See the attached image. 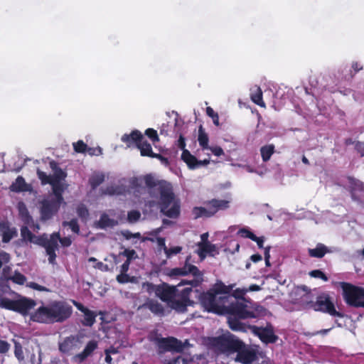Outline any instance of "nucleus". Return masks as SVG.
Masks as SVG:
<instances>
[{"label": "nucleus", "instance_id": "obj_1", "mask_svg": "<svg viewBox=\"0 0 364 364\" xmlns=\"http://www.w3.org/2000/svg\"><path fill=\"white\" fill-rule=\"evenodd\" d=\"M209 345L216 350L232 354L237 353L235 361L242 364H251L257 359L256 351L242 340L230 332L208 338Z\"/></svg>", "mask_w": 364, "mask_h": 364}, {"label": "nucleus", "instance_id": "obj_2", "mask_svg": "<svg viewBox=\"0 0 364 364\" xmlns=\"http://www.w3.org/2000/svg\"><path fill=\"white\" fill-rule=\"evenodd\" d=\"M73 313V306L65 300H54L42 305L30 315V319L44 324L63 323L69 320Z\"/></svg>", "mask_w": 364, "mask_h": 364}, {"label": "nucleus", "instance_id": "obj_3", "mask_svg": "<svg viewBox=\"0 0 364 364\" xmlns=\"http://www.w3.org/2000/svg\"><path fill=\"white\" fill-rule=\"evenodd\" d=\"M144 181L148 188H157L160 195V212L169 218H178L181 213V207L179 203L175 200L171 184L165 181H157L151 174L144 176Z\"/></svg>", "mask_w": 364, "mask_h": 364}, {"label": "nucleus", "instance_id": "obj_4", "mask_svg": "<svg viewBox=\"0 0 364 364\" xmlns=\"http://www.w3.org/2000/svg\"><path fill=\"white\" fill-rule=\"evenodd\" d=\"M178 287L163 282L158 285L156 296L176 311L185 313L187 307L193 306L194 303L190 299L191 293L193 290L191 287H185L180 291Z\"/></svg>", "mask_w": 364, "mask_h": 364}, {"label": "nucleus", "instance_id": "obj_5", "mask_svg": "<svg viewBox=\"0 0 364 364\" xmlns=\"http://www.w3.org/2000/svg\"><path fill=\"white\" fill-rule=\"evenodd\" d=\"M235 285H225L220 281L218 282L208 291L200 293L199 300L201 305L208 312L215 314L229 303L230 294Z\"/></svg>", "mask_w": 364, "mask_h": 364}, {"label": "nucleus", "instance_id": "obj_6", "mask_svg": "<svg viewBox=\"0 0 364 364\" xmlns=\"http://www.w3.org/2000/svg\"><path fill=\"white\" fill-rule=\"evenodd\" d=\"M191 257L188 256L186 257V262L182 267H176L171 269L168 275L171 277H177V276H186L188 274H192L195 278L191 280L183 279L178 284V286H183L188 284L192 289L193 287H197L201 284L203 281V273L199 270V269L193 265L189 264Z\"/></svg>", "mask_w": 364, "mask_h": 364}, {"label": "nucleus", "instance_id": "obj_7", "mask_svg": "<svg viewBox=\"0 0 364 364\" xmlns=\"http://www.w3.org/2000/svg\"><path fill=\"white\" fill-rule=\"evenodd\" d=\"M339 285L343 291V300L347 305L364 308V288L345 282H340Z\"/></svg>", "mask_w": 364, "mask_h": 364}, {"label": "nucleus", "instance_id": "obj_8", "mask_svg": "<svg viewBox=\"0 0 364 364\" xmlns=\"http://www.w3.org/2000/svg\"><path fill=\"white\" fill-rule=\"evenodd\" d=\"M149 339L151 342L156 345L158 348V353L159 354L164 353L168 351H174L176 353H181L185 348L186 343H183L181 341L174 337L162 338L160 334L155 333L151 334L149 336Z\"/></svg>", "mask_w": 364, "mask_h": 364}, {"label": "nucleus", "instance_id": "obj_9", "mask_svg": "<svg viewBox=\"0 0 364 364\" xmlns=\"http://www.w3.org/2000/svg\"><path fill=\"white\" fill-rule=\"evenodd\" d=\"M59 239V232H54L48 237L46 234L36 236L32 243L38 245L46 249V254L48 255V262L50 264H55L56 253L58 249V240Z\"/></svg>", "mask_w": 364, "mask_h": 364}, {"label": "nucleus", "instance_id": "obj_10", "mask_svg": "<svg viewBox=\"0 0 364 364\" xmlns=\"http://www.w3.org/2000/svg\"><path fill=\"white\" fill-rule=\"evenodd\" d=\"M36 305V301L25 297L17 300H12L6 297L0 299L1 308L20 313L23 316L27 315Z\"/></svg>", "mask_w": 364, "mask_h": 364}, {"label": "nucleus", "instance_id": "obj_11", "mask_svg": "<svg viewBox=\"0 0 364 364\" xmlns=\"http://www.w3.org/2000/svg\"><path fill=\"white\" fill-rule=\"evenodd\" d=\"M218 315H230L240 319L255 318L256 314L250 311L247 306L243 303L236 301L225 305L215 313Z\"/></svg>", "mask_w": 364, "mask_h": 364}, {"label": "nucleus", "instance_id": "obj_12", "mask_svg": "<svg viewBox=\"0 0 364 364\" xmlns=\"http://www.w3.org/2000/svg\"><path fill=\"white\" fill-rule=\"evenodd\" d=\"M313 309L316 311H321L333 316L342 318L343 314L336 311L334 304L328 294H321L316 297L312 304Z\"/></svg>", "mask_w": 364, "mask_h": 364}, {"label": "nucleus", "instance_id": "obj_13", "mask_svg": "<svg viewBox=\"0 0 364 364\" xmlns=\"http://www.w3.org/2000/svg\"><path fill=\"white\" fill-rule=\"evenodd\" d=\"M61 203L49 197L40 202V218L43 222L50 220L56 215L60 208Z\"/></svg>", "mask_w": 364, "mask_h": 364}, {"label": "nucleus", "instance_id": "obj_14", "mask_svg": "<svg viewBox=\"0 0 364 364\" xmlns=\"http://www.w3.org/2000/svg\"><path fill=\"white\" fill-rule=\"evenodd\" d=\"M253 332L257 335L261 341L264 343H274L278 340V336L275 335L273 326L269 324L266 327L252 326Z\"/></svg>", "mask_w": 364, "mask_h": 364}, {"label": "nucleus", "instance_id": "obj_15", "mask_svg": "<svg viewBox=\"0 0 364 364\" xmlns=\"http://www.w3.org/2000/svg\"><path fill=\"white\" fill-rule=\"evenodd\" d=\"M144 139V135L137 129L132 130L130 134H123L121 138V141L124 142L127 147L134 146L136 148H138V146L140 145Z\"/></svg>", "mask_w": 364, "mask_h": 364}, {"label": "nucleus", "instance_id": "obj_16", "mask_svg": "<svg viewBox=\"0 0 364 364\" xmlns=\"http://www.w3.org/2000/svg\"><path fill=\"white\" fill-rule=\"evenodd\" d=\"M0 234L2 236V242L8 243L17 236L18 232L16 228L11 227L8 220H3L0 223Z\"/></svg>", "mask_w": 364, "mask_h": 364}, {"label": "nucleus", "instance_id": "obj_17", "mask_svg": "<svg viewBox=\"0 0 364 364\" xmlns=\"http://www.w3.org/2000/svg\"><path fill=\"white\" fill-rule=\"evenodd\" d=\"M230 200L220 199H211L204 202V205L209 207L210 211L213 216L219 210H224L230 207Z\"/></svg>", "mask_w": 364, "mask_h": 364}, {"label": "nucleus", "instance_id": "obj_18", "mask_svg": "<svg viewBox=\"0 0 364 364\" xmlns=\"http://www.w3.org/2000/svg\"><path fill=\"white\" fill-rule=\"evenodd\" d=\"M141 307L148 309L151 313L159 316H163L165 314L163 305L154 299H149Z\"/></svg>", "mask_w": 364, "mask_h": 364}, {"label": "nucleus", "instance_id": "obj_19", "mask_svg": "<svg viewBox=\"0 0 364 364\" xmlns=\"http://www.w3.org/2000/svg\"><path fill=\"white\" fill-rule=\"evenodd\" d=\"M98 343L96 341H90L85 346L84 350L75 355V358L80 362L84 361L87 358L90 356L92 353L97 348Z\"/></svg>", "mask_w": 364, "mask_h": 364}, {"label": "nucleus", "instance_id": "obj_20", "mask_svg": "<svg viewBox=\"0 0 364 364\" xmlns=\"http://www.w3.org/2000/svg\"><path fill=\"white\" fill-rule=\"evenodd\" d=\"M228 323L230 328L234 331L246 332L248 328H252L251 326H247L240 321V318L228 315Z\"/></svg>", "mask_w": 364, "mask_h": 364}, {"label": "nucleus", "instance_id": "obj_21", "mask_svg": "<svg viewBox=\"0 0 364 364\" xmlns=\"http://www.w3.org/2000/svg\"><path fill=\"white\" fill-rule=\"evenodd\" d=\"M328 252H331V250L322 243H318L315 248L308 250L309 255L315 258H322Z\"/></svg>", "mask_w": 364, "mask_h": 364}, {"label": "nucleus", "instance_id": "obj_22", "mask_svg": "<svg viewBox=\"0 0 364 364\" xmlns=\"http://www.w3.org/2000/svg\"><path fill=\"white\" fill-rule=\"evenodd\" d=\"M76 347V340L73 336L65 338L59 344V350L63 353H70Z\"/></svg>", "mask_w": 364, "mask_h": 364}, {"label": "nucleus", "instance_id": "obj_23", "mask_svg": "<svg viewBox=\"0 0 364 364\" xmlns=\"http://www.w3.org/2000/svg\"><path fill=\"white\" fill-rule=\"evenodd\" d=\"M50 166L54 171V173L52 176V182L60 183L61 181L65 180V178L67 176V173L60 167L58 166L56 162H55L54 161H50Z\"/></svg>", "mask_w": 364, "mask_h": 364}, {"label": "nucleus", "instance_id": "obj_24", "mask_svg": "<svg viewBox=\"0 0 364 364\" xmlns=\"http://www.w3.org/2000/svg\"><path fill=\"white\" fill-rule=\"evenodd\" d=\"M198 247V255L201 258L205 257L206 254H212L213 252H217L215 245L211 244L209 242H199Z\"/></svg>", "mask_w": 364, "mask_h": 364}, {"label": "nucleus", "instance_id": "obj_25", "mask_svg": "<svg viewBox=\"0 0 364 364\" xmlns=\"http://www.w3.org/2000/svg\"><path fill=\"white\" fill-rule=\"evenodd\" d=\"M50 185L52 186L53 195L49 196V198L63 203L64 202V198L63 196L64 190L62 184L58 182H53V183Z\"/></svg>", "mask_w": 364, "mask_h": 364}, {"label": "nucleus", "instance_id": "obj_26", "mask_svg": "<svg viewBox=\"0 0 364 364\" xmlns=\"http://www.w3.org/2000/svg\"><path fill=\"white\" fill-rule=\"evenodd\" d=\"M181 159L190 168H197L198 159L195 156L192 155L188 150H183L181 154Z\"/></svg>", "mask_w": 364, "mask_h": 364}, {"label": "nucleus", "instance_id": "obj_27", "mask_svg": "<svg viewBox=\"0 0 364 364\" xmlns=\"http://www.w3.org/2000/svg\"><path fill=\"white\" fill-rule=\"evenodd\" d=\"M137 149L140 151V155L144 157L152 158L155 154L153 151L151 144L145 139L142 141L140 145L138 146Z\"/></svg>", "mask_w": 364, "mask_h": 364}, {"label": "nucleus", "instance_id": "obj_28", "mask_svg": "<svg viewBox=\"0 0 364 364\" xmlns=\"http://www.w3.org/2000/svg\"><path fill=\"white\" fill-rule=\"evenodd\" d=\"M117 224V222L114 219L109 218V215L106 213H102L100 220L97 221V227L101 229H105L109 227H114Z\"/></svg>", "mask_w": 364, "mask_h": 364}, {"label": "nucleus", "instance_id": "obj_29", "mask_svg": "<svg viewBox=\"0 0 364 364\" xmlns=\"http://www.w3.org/2000/svg\"><path fill=\"white\" fill-rule=\"evenodd\" d=\"M349 187L352 193L364 191V183L358 179L352 176L348 177Z\"/></svg>", "mask_w": 364, "mask_h": 364}, {"label": "nucleus", "instance_id": "obj_30", "mask_svg": "<svg viewBox=\"0 0 364 364\" xmlns=\"http://www.w3.org/2000/svg\"><path fill=\"white\" fill-rule=\"evenodd\" d=\"M275 146L274 144H267L260 148L262 159L264 162L268 161L272 155L274 153Z\"/></svg>", "mask_w": 364, "mask_h": 364}, {"label": "nucleus", "instance_id": "obj_31", "mask_svg": "<svg viewBox=\"0 0 364 364\" xmlns=\"http://www.w3.org/2000/svg\"><path fill=\"white\" fill-rule=\"evenodd\" d=\"M252 101L261 107H265V103L262 99V91L259 87L256 86L255 90L251 93Z\"/></svg>", "mask_w": 364, "mask_h": 364}, {"label": "nucleus", "instance_id": "obj_32", "mask_svg": "<svg viewBox=\"0 0 364 364\" xmlns=\"http://www.w3.org/2000/svg\"><path fill=\"white\" fill-rule=\"evenodd\" d=\"M84 319L82 321V325L85 326L91 327L96 321L97 314L89 309L83 312Z\"/></svg>", "mask_w": 364, "mask_h": 364}, {"label": "nucleus", "instance_id": "obj_33", "mask_svg": "<svg viewBox=\"0 0 364 364\" xmlns=\"http://www.w3.org/2000/svg\"><path fill=\"white\" fill-rule=\"evenodd\" d=\"M198 141L200 146L203 149H209V146H208V141H209L208 136L205 132L202 125H200L199 127Z\"/></svg>", "mask_w": 364, "mask_h": 364}, {"label": "nucleus", "instance_id": "obj_34", "mask_svg": "<svg viewBox=\"0 0 364 364\" xmlns=\"http://www.w3.org/2000/svg\"><path fill=\"white\" fill-rule=\"evenodd\" d=\"M193 213L195 215V218L201 217L210 218L212 215L210 211L209 207H195L193 209Z\"/></svg>", "mask_w": 364, "mask_h": 364}, {"label": "nucleus", "instance_id": "obj_35", "mask_svg": "<svg viewBox=\"0 0 364 364\" xmlns=\"http://www.w3.org/2000/svg\"><path fill=\"white\" fill-rule=\"evenodd\" d=\"M12 191L16 192L24 191L26 190V183L22 176H18L14 183L11 186Z\"/></svg>", "mask_w": 364, "mask_h": 364}, {"label": "nucleus", "instance_id": "obj_36", "mask_svg": "<svg viewBox=\"0 0 364 364\" xmlns=\"http://www.w3.org/2000/svg\"><path fill=\"white\" fill-rule=\"evenodd\" d=\"M105 181V176L102 173L94 174L89 178V183L92 190L96 189Z\"/></svg>", "mask_w": 364, "mask_h": 364}, {"label": "nucleus", "instance_id": "obj_37", "mask_svg": "<svg viewBox=\"0 0 364 364\" xmlns=\"http://www.w3.org/2000/svg\"><path fill=\"white\" fill-rule=\"evenodd\" d=\"M78 217L82 220L86 221L89 217V210L85 205L80 204L76 209Z\"/></svg>", "mask_w": 364, "mask_h": 364}, {"label": "nucleus", "instance_id": "obj_38", "mask_svg": "<svg viewBox=\"0 0 364 364\" xmlns=\"http://www.w3.org/2000/svg\"><path fill=\"white\" fill-rule=\"evenodd\" d=\"M37 176L38 179L41 181L42 185H50L51 183H53L52 176L47 175L46 173H45L43 171H41L40 169L37 170Z\"/></svg>", "mask_w": 364, "mask_h": 364}, {"label": "nucleus", "instance_id": "obj_39", "mask_svg": "<svg viewBox=\"0 0 364 364\" xmlns=\"http://www.w3.org/2000/svg\"><path fill=\"white\" fill-rule=\"evenodd\" d=\"M62 225L63 227L68 226L74 233H80V225L76 218H73L70 221H64Z\"/></svg>", "mask_w": 364, "mask_h": 364}, {"label": "nucleus", "instance_id": "obj_40", "mask_svg": "<svg viewBox=\"0 0 364 364\" xmlns=\"http://www.w3.org/2000/svg\"><path fill=\"white\" fill-rule=\"evenodd\" d=\"M13 341L14 343V355L19 361H21L24 359L23 347L18 341L14 339H13Z\"/></svg>", "mask_w": 364, "mask_h": 364}, {"label": "nucleus", "instance_id": "obj_41", "mask_svg": "<svg viewBox=\"0 0 364 364\" xmlns=\"http://www.w3.org/2000/svg\"><path fill=\"white\" fill-rule=\"evenodd\" d=\"M9 280H11L15 284L23 285L26 281V277L21 272L15 271L14 275L10 277Z\"/></svg>", "mask_w": 364, "mask_h": 364}, {"label": "nucleus", "instance_id": "obj_42", "mask_svg": "<svg viewBox=\"0 0 364 364\" xmlns=\"http://www.w3.org/2000/svg\"><path fill=\"white\" fill-rule=\"evenodd\" d=\"M162 229H163V228L160 227V228H155V229L152 230L150 232H146V234L149 235L151 237H144L141 239V241L142 242L150 241V242H154V237H156L157 238L158 237L157 236L161 233V232L162 231Z\"/></svg>", "mask_w": 364, "mask_h": 364}, {"label": "nucleus", "instance_id": "obj_43", "mask_svg": "<svg viewBox=\"0 0 364 364\" xmlns=\"http://www.w3.org/2000/svg\"><path fill=\"white\" fill-rule=\"evenodd\" d=\"M21 235L24 240L29 241L30 242H32L36 237V235L26 226L21 228Z\"/></svg>", "mask_w": 364, "mask_h": 364}, {"label": "nucleus", "instance_id": "obj_44", "mask_svg": "<svg viewBox=\"0 0 364 364\" xmlns=\"http://www.w3.org/2000/svg\"><path fill=\"white\" fill-rule=\"evenodd\" d=\"M73 146L76 153H86L87 145L82 140H78L77 142L73 143Z\"/></svg>", "mask_w": 364, "mask_h": 364}, {"label": "nucleus", "instance_id": "obj_45", "mask_svg": "<svg viewBox=\"0 0 364 364\" xmlns=\"http://www.w3.org/2000/svg\"><path fill=\"white\" fill-rule=\"evenodd\" d=\"M144 134L152 141L153 144L159 141V137L156 130L152 128H148L146 129Z\"/></svg>", "mask_w": 364, "mask_h": 364}, {"label": "nucleus", "instance_id": "obj_46", "mask_svg": "<svg viewBox=\"0 0 364 364\" xmlns=\"http://www.w3.org/2000/svg\"><path fill=\"white\" fill-rule=\"evenodd\" d=\"M119 255H122L127 257L126 261L131 263L132 259L137 257L136 252L134 250L124 249V250L119 253Z\"/></svg>", "mask_w": 364, "mask_h": 364}, {"label": "nucleus", "instance_id": "obj_47", "mask_svg": "<svg viewBox=\"0 0 364 364\" xmlns=\"http://www.w3.org/2000/svg\"><path fill=\"white\" fill-rule=\"evenodd\" d=\"M237 235L243 238H249L252 240L256 239V235L246 228L240 229L237 232Z\"/></svg>", "mask_w": 364, "mask_h": 364}, {"label": "nucleus", "instance_id": "obj_48", "mask_svg": "<svg viewBox=\"0 0 364 364\" xmlns=\"http://www.w3.org/2000/svg\"><path fill=\"white\" fill-rule=\"evenodd\" d=\"M206 114L208 117L212 118L213 122L215 126L218 127L220 125L218 114L215 112L212 107H208L206 108Z\"/></svg>", "mask_w": 364, "mask_h": 364}, {"label": "nucleus", "instance_id": "obj_49", "mask_svg": "<svg viewBox=\"0 0 364 364\" xmlns=\"http://www.w3.org/2000/svg\"><path fill=\"white\" fill-rule=\"evenodd\" d=\"M157 288H158V285L154 284L153 283H151L149 282H145L142 283V289L144 290H145L149 294L154 292L155 294L156 295Z\"/></svg>", "mask_w": 364, "mask_h": 364}, {"label": "nucleus", "instance_id": "obj_50", "mask_svg": "<svg viewBox=\"0 0 364 364\" xmlns=\"http://www.w3.org/2000/svg\"><path fill=\"white\" fill-rule=\"evenodd\" d=\"M141 217V213L139 210H133L128 212L127 220L129 223L137 222Z\"/></svg>", "mask_w": 364, "mask_h": 364}, {"label": "nucleus", "instance_id": "obj_51", "mask_svg": "<svg viewBox=\"0 0 364 364\" xmlns=\"http://www.w3.org/2000/svg\"><path fill=\"white\" fill-rule=\"evenodd\" d=\"M309 275L311 277L321 279L324 282H327L328 280V277L320 269H314L309 272Z\"/></svg>", "mask_w": 364, "mask_h": 364}, {"label": "nucleus", "instance_id": "obj_52", "mask_svg": "<svg viewBox=\"0 0 364 364\" xmlns=\"http://www.w3.org/2000/svg\"><path fill=\"white\" fill-rule=\"evenodd\" d=\"M182 250V247L181 246H176L173 247H170L166 250V252H165V254L166 255L167 258H171L173 255H176L178 253H180Z\"/></svg>", "mask_w": 364, "mask_h": 364}, {"label": "nucleus", "instance_id": "obj_53", "mask_svg": "<svg viewBox=\"0 0 364 364\" xmlns=\"http://www.w3.org/2000/svg\"><path fill=\"white\" fill-rule=\"evenodd\" d=\"M117 281L120 284H126L132 282V279L127 273H121L117 276Z\"/></svg>", "mask_w": 364, "mask_h": 364}, {"label": "nucleus", "instance_id": "obj_54", "mask_svg": "<svg viewBox=\"0 0 364 364\" xmlns=\"http://www.w3.org/2000/svg\"><path fill=\"white\" fill-rule=\"evenodd\" d=\"M117 189V187L113 186H107L105 189H102V195L113 196L119 194Z\"/></svg>", "mask_w": 364, "mask_h": 364}, {"label": "nucleus", "instance_id": "obj_55", "mask_svg": "<svg viewBox=\"0 0 364 364\" xmlns=\"http://www.w3.org/2000/svg\"><path fill=\"white\" fill-rule=\"evenodd\" d=\"M11 348V345L6 341L0 339V354L7 353Z\"/></svg>", "mask_w": 364, "mask_h": 364}, {"label": "nucleus", "instance_id": "obj_56", "mask_svg": "<svg viewBox=\"0 0 364 364\" xmlns=\"http://www.w3.org/2000/svg\"><path fill=\"white\" fill-rule=\"evenodd\" d=\"M86 152L90 156H100L102 153V149L100 147H88L87 148Z\"/></svg>", "mask_w": 364, "mask_h": 364}, {"label": "nucleus", "instance_id": "obj_57", "mask_svg": "<svg viewBox=\"0 0 364 364\" xmlns=\"http://www.w3.org/2000/svg\"><path fill=\"white\" fill-rule=\"evenodd\" d=\"M60 242L61 245L64 247H70L72 244V240L69 237H60L59 235V239L58 240V242Z\"/></svg>", "mask_w": 364, "mask_h": 364}, {"label": "nucleus", "instance_id": "obj_58", "mask_svg": "<svg viewBox=\"0 0 364 364\" xmlns=\"http://www.w3.org/2000/svg\"><path fill=\"white\" fill-rule=\"evenodd\" d=\"M247 290L241 289H237L233 291L231 296H233L235 299H242L246 294Z\"/></svg>", "mask_w": 364, "mask_h": 364}, {"label": "nucleus", "instance_id": "obj_59", "mask_svg": "<svg viewBox=\"0 0 364 364\" xmlns=\"http://www.w3.org/2000/svg\"><path fill=\"white\" fill-rule=\"evenodd\" d=\"M11 271V267L5 266L2 269V273H1L2 277L6 280H9L10 277H11V276H10Z\"/></svg>", "mask_w": 364, "mask_h": 364}, {"label": "nucleus", "instance_id": "obj_60", "mask_svg": "<svg viewBox=\"0 0 364 364\" xmlns=\"http://www.w3.org/2000/svg\"><path fill=\"white\" fill-rule=\"evenodd\" d=\"M212 153L217 156H220L224 154L223 149L220 146L209 147Z\"/></svg>", "mask_w": 364, "mask_h": 364}, {"label": "nucleus", "instance_id": "obj_61", "mask_svg": "<svg viewBox=\"0 0 364 364\" xmlns=\"http://www.w3.org/2000/svg\"><path fill=\"white\" fill-rule=\"evenodd\" d=\"M157 244L159 247L163 249L164 252H166L167 247L166 245V240L164 237H158L156 238Z\"/></svg>", "mask_w": 364, "mask_h": 364}, {"label": "nucleus", "instance_id": "obj_62", "mask_svg": "<svg viewBox=\"0 0 364 364\" xmlns=\"http://www.w3.org/2000/svg\"><path fill=\"white\" fill-rule=\"evenodd\" d=\"M177 146L181 150H186V139L183 135H180L177 141Z\"/></svg>", "mask_w": 364, "mask_h": 364}, {"label": "nucleus", "instance_id": "obj_63", "mask_svg": "<svg viewBox=\"0 0 364 364\" xmlns=\"http://www.w3.org/2000/svg\"><path fill=\"white\" fill-rule=\"evenodd\" d=\"M355 149L360 154L361 156H364V143L358 141L355 145Z\"/></svg>", "mask_w": 364, "mask_h": 364}, {"label": "nucleus", "instance_id": "obj_64", "mask_svg": "<svg viewBox=\"0 0 364 364\" xmlns=\"http://www.w3.org/2000/svg\"><path fill=\"white\" fill-rule=\"evenodd\" d=\"M180 360L184 361V359H183L181 356H178L171 360H165L164 361V364H177L180 363Z\"/></svg>", "mask_w": 364, "mask_h": 364}]
</instances>
